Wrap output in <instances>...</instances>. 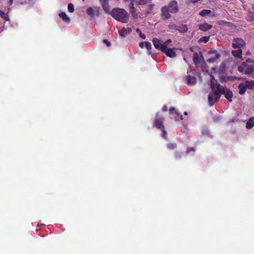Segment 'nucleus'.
<instances>
[{
	"instance_id": "7",
	"label": "nucleus",
	"mask_w": 254,
	"mask_h": 254,
	"mask_svg": "<svg viewBox=\"0 0 254 254\" xmlns=\"http://www.w3.org/2000/svg\"><path fill=\"white\" fill-rule=\"evenodd\" d=\"M166 6H168L169 10L171 13H176L178 11V3L175 0H171Z\"/></svg>"
},
{
	"instance_id": "37",
	"label": "nucleus",
	"mask_w": 254,
	"mask_h": 254,
	"mask_svg": "<svg viewBox=\"0 0 254 254\" xmlns=\"http://www.w3.org/2000/svg\"><path fill=\"white\" fill-rule=\"evenodd\" d=\"M194 151V148L193 147H191V148H188L187 151H186V153H189L190 151Z\"/></svg>"
},
{
	"instance_id": "13",
	"label": "nucleus",
	"mask_w": 254,
	"mask_h": 254,
	"mask_svg": "<svg viewBox=\"0 0 254 254\" xmlns=\"http://www.w3.org/2000/svg\"><path fill=\"white\" fill-rule=\"evenodd\" d=\"M209 55H213V56L210 57L207 62L209 63H214L216 60L218 59L220 55L219 54L217 53L215 51H211L208 52Z\"/></svg>"
},
{
	"instance_id": "15",
	"label": "nucleus",
	"mask_w": 254,
	"mask_h": 254,
	"mask_svg": "<svg viewBox=\"0 0 254 254\" xmlns=\"http://www.w3.org/2000/svg\"><path fill=\"white\" fill-rule=\"evenodd\" d=\"M131 32V29L129 27L123 28L119 31V35L121 37H125Z\"/></svg>"
},
{
	"instance_id": "26",
	"label": "nucleus",
	"mask_w": 254,
	"mask_h": 254,
	"mask_svg": "<svg viewBox=\"0 0 254 254\" xmlns=\"http://www.w3.org/2000/svg\"><path fill=\"white\" fill-rule=\"evenodd\" d=\"M151 1V0H138L136 2L140 5H144L150 2Z\"/></svg>"
},
{
	"instance_id": "14",
	"label": "nucleus",
	"mask_w": 254,
	"mask_h": 254,
	"mask_svg": "<svg viewBox=\"0 0 254 254\" xmlns=\"http://www.w3.org/2000/svg\"><path fill=\"white\" fill-rule=\"evenodd\" d=\"M101 5L106 13H110V9L108 1L106 0H99Z\"/></svg>"
},
{
	"instance_id": "8",
	"label": "nucleus",
	"mask_w": 254,
	"mask_h": 254,
	"mask_svg": "<svg viewBox=\"0 0 254 254\" xmlns=\"http://www.w3.org/2000/svg\"><path fill=\"white\" fill-rule=\"evenodd\" d=\"M164 120V119L160 116L159 114H157L156 115L155 121V126L158 128H161L164 127L163 122Z\"/></svg>"
},
{
	"instance_id": "22",
	"label": "nucleus",
	"mask_w": 254,
	"mask_h": 254,
	"mask_svg": "<svg viewBox=\"0 0 254 254\" xmlns=\"http://www.w3.org/2000/svg\"><path fill=\"white\" fill-rule=\"evenodd\" d=\"M199 58L198 54L196 52L194 53L192 57V60L195 64H197L199 63Z\"/></svg>"
},
{
	"instance_id": "35",
	"label": "nucleus",
	"mask_w": 254,
	"mask_h": 254,
	"mask_svg": "<svg viewBox=\"0 0 254 254\" xmlns=\"http://www.w3.org/2000/svg\"><path fill=\"white\" fill-rule=\"evenodd\" d=\"M162 136L164 138H167V132L165 130H162Z\"/></svg>"
},
{
	"instance_id": "5",
	"label": "nucleus",
	"mask_w": 254,
	"mask_h": 254,
	"mask_svg": "<svg viewBox=\"0 0 254 254\" xmlns=\"http://www.w3.org/2000/svg\"><path fill=\"white\" fill-rule=\"evenodd\" d=\"M246 44L245 42L242 38H234L232 42V47L233 48L240 49L244 47Z\"/></svg>"
},
{
	"instance_id": "47",
	"label": "nucleus",
	"mask_w": 254,
	"mask_h": 254,
	"mask_svg": "<svg viewBox=\"0 0 254 254\" xmlns=\"http://www.w3.org/2000/svg\"><path fill=\"white\" fill-rule=\"evenodd\" d=\"M184 114L185 115H188V113H187V112H185L184 113Z\"/></svg>"
},
{
	"instance_id": "11",
	"label": "nucleus",
	"mask_w": 254,
	"mask_h": 254,
	"mask_svg": "<svg viewBox=\"0 0 254 254\" xmlns=\"http://www.w3.org/2000/svg\"><path fill=\"white\" fill-rule=\"evenodd\" d=\"M169 7L167 6H163L161 9V16L163 19H167L171 17Z\"/></svg>"
},
{
	"instance_id": "1",
	"label": "nucleus",
	"mask_w": 254,
	"mask_h": 254,
	"mask_svg": "<svg viewBox=\"0 0 254 254\" xmlns=\"http://www.w3.org/2000/svg\"><path fill=\"white\" fill-rule=\"evenodd\" d=\"M216 84H218V83L213 76L211 75L210 87L212 92L209 94L208 96V103L210 106H212L220 97V93L216 89Z\"/></svg>"
},
{
	"instance_id": "46",
	"label": "nucleus",
	"mask_w": 254,
	"mask_h": 254,
	"mask_svg": "<svg viewBox=\"0 0 254 254\" xmlns=\"http://www.w3.org/2000/svg\"><path fill=\"white\" fill-rule=\"evenodd\" d=\"M250 54H251V53L249 51L247 52V53H246L247 56L250 55Z\"/></svg>"
},
{
	"instance_id": "29",
	"label": "nucleus",
	"mask_w": 254,
	"mask_h": 254,
	"mask_svg": "<svg viewBox=\"0 0 254 254\" xmlns=\"http://www.w3.org/2000/svg\"><path fill=\"white\" fill-rule=\"evenodd\" d=\"M208 40H209V37L204 36V37H201L198 40V42H203L204 43H206V42H208Z\"/></svg>"
},
{
	"instance_id": "27",
	"label": "nucleus",
	"mask_w": 254,
	"mask_h": 254,
	"mask_svg": "<svg viewBox=\"0 0 254 254\" xmlns=\"http://www.w3.org/2000/svg\"><path fill=\"white\" fill-rule=\"evenodd\" d=\"M67 9L69 12L72 13L74 12V7L73 4L71 3H69L67 6Z\"/></svg>"
},
{
	"instance_id": "2",
	"label": "nucleus",
	"mask_w": 254,
	"mask_h": 254,
	"mask_svg": "<svg viewBox=\"0 0 254 254\" xmlns=\"http://www.w3.org/2000/svg\"><path fill=\"white\" fill-rule=\"evenodd\" d=\"M111 15L116 20L122 23H127L129 20V15L125 9L116 8L111 11Z\"/></svg>"
},
{
	"instance_id": "10",
	"label": "nucleus",
	"mask_w": 254,
	"mask_h": 254,
	"mask_svg": "<svg viewBox=\"0 0 254 254\" xmlns=\"http://www.w3.org/2000/svg\"><path fill=\"white\" fill-rule=\"evenodd\" d=\"M154 47L158 50H160L161 52L163 51V47L164 46L163 41L157 38H154L152 40Z\"/></svg>"
},
{
	"instance_id": "45",
	"label": "nucleus",
	"mask_w": 254,
	"mask_h": 254,
	"mask_svg": "<svg viewBox=\"0 0 254 254\" xmlns=\"http://www.w3.org/2000/svg\"><path fill=\"white\" fill-rule=\"evenodd\" d=\"M190 50L191 52H193V48L191 47L190 48Z\"/></svg>"
},
{
	"instance_id": "41",
	"label": "nucleus",
	"mask_w": 254,
	"mask_h": 254,
	"mask_svg": "<svg viewBox=\"0 0 254 254\" xmlns=\"http://www.w3.org/2000/svg\"><path fill=\"white\" fill-rule=\"evenodd\" d=\"M125 0L126 1L129 2H130V3H133V2L135 0Z\"/></svg>"
},
{
	"instance_id": "17",
	"label": "nucleus",
	"mask_w": 254,
	"mask_h": 254,
	"mask_svg": "<svg viewBox=\"0 0 254 254\" xmlns=\"http://www.w3.org/2000/svg\"><path fill=\"white\" fill-rule=\"evenodd\" d=\"M59 15L64 22L67 23H69L70 21V18L64 12L60 13Z\"/></svg>"
},
{
	"instance_id": "25",
	"label": "nucleus",
	"mask_w": 254,
	"mask_h": 254,
	"mask_svg": "<svg viewBox=\"0 0 254 254\" xmlns=\"http://www.w3.org/2000/svg\"><path fill=\"white\" fill-rule=\"evenodd\" d=\"M0 16L1 18H3L6 21H8L9 19V17H8V14H5V13L2 12V11H0Z\"/></svg>"
},
{
	"instance_id": "19",
	"label": "nucleus",
	"mask_w": 254,
	"mask_h": 254,
	"mask_svg": "<svg viewBox=\"0 0 254 254\" xmlns=\"http://www.w3.org/2000/svg\"><path fill=\"white\" fill-rule=\"evenodd\" d=\"M187 83L188 85H192L195 83V78L193 76L188 75L187 76Z\"/></svg>"
},
{
	"instance_id": "49",
	"label": "nucleus",
	"mask_w": 254,
	"mask_h": 254,
	"mask_svg": "<svg viewBox=\"0 0 254 254\" xmlns=\"http://www.w3.org/2000/svg\"><path fill=\"white\" fill-rule=\"evenodd\" d=\"M107 1H108V0H106Z\"/></svg>"
},
{
	"instance_id": "6",
	"label": "nucleus",
	"mask_w": 254,
	"mask_h": 254,
	"mask_svg": "<svg viewBox=\"0 0 254 254\" xmlns=\"http://www.w3.org/2000/svg\"><path fill=\"white\" fill-rule=\"evenodd\" d=\"M254 81H247L245 82L240 83L238 86L239 89V93L240 94H244L246 91L247 88H248L247 87H250V84H254Z\"/></svg>"
},
{
	"instance_id": "12",
	"label": "nucleus",
	"mask_w": 254,
	"mask_h": 254,
	"mask_svg": "<svg viewBox=\"0 0 254 254\" xmlns=\"http://www.w3.org/2000/svg\"><path fill=\"white\" fill-rule=\"evenodd\" d=\"M176 50H177L176 48L169 49L166 48H165V51H162V52L165 53L168 57L173 58L176 57Z\"/></svg>"
},
{
	"instance_id": "42",
	"label": "nucleus",
	"mask_w": 254,
	"mask_h": 254,
	"mask_svg": "<svg viewBox=\"0 0 254 254\" xmlns=\"http://www.w3.org/2000/svg\"><path fill=\"white\" fill-rule=\"evenodd\" d=\"M13 0H9L8 5L10 6L12 4Z\"/></svg>"
},
{
	"instance_id": "34",
	"label": "nucleus",
	"mask_w": 254,
	"mask_h": 254,
	"mask_svg": "<svg viewBox=\"0 0 254 254\" xmlns=\"http://www.w3.org/2000/svg\"><path fill=\"white\" fill-rule=\"evenodd\" d=\"M175 114H176V116L175 117V119L176 120H178L179 118H180L181 120H183V119L182 116V115H180L178 112H176Z\"/></svg>"
},
{
	"instance_id": "32",
	"label": "nucleus",
	"mask_w": 254,
	"mask_h": 254,
	"mask_svg": "<svg viewBox=\"0 0 254 254\" xmlns=\"http://www.w3.org/2000/svg\"><path fill=\"white\" fill-rule=\"evenodd\" d=\"M254 19V13L252 12H249L248 13V20L252 21Z\"/></svg>"
},
{
	"instance_id": "36",
	"label": "nucleus",
	"mask_w": 254,
	"mask_h": 254,
	"mask_svg": "<svg viewBox=\"0 0 254 254\" xmlns=\"http://www.w3.org/2000/svg\"><path fill=\"white\" fill-rule=\"evenodd\" d=\"M103 42L105 44H106L108 47H109L111 45L110 42L107 40H106V39H104L103 40Z\"/></svg>"
},
{
	"instance_id": "16",
	"label": "nucleus",
	"mask_w": 254,
	"mask_h": 254,
	"mask_svg": "<svg viewBox=\"0 0 254 254\" xmlns=\"http://www.w3.org/2000/svg\"><path fill=\"white\" fill-rule=\"evenodd\" d=\"M211 25L208 24L207 23L201 24L198 25L199 29L203 31H207L212 28Z\"/></svg>"
},
{
	"instance_id": "33",
	"label": "nucleus",
	"mask_w": 254,
	"mask_h": 254,
	"mask_svg": "<svg viewBox=\"0 0 254 254\" xmlns=\"http://www.w3.org/2000/svg\"><path fill=\"white\" fill-rule=\"evenodd\" d=\"M167 146L169 149H174L176 148L177 145L175 143H169Z\"/></svg>"
},
{
	"instance_id": "24",
	"label": "nucleus",
	"mask_w": 254,
	"mask_h": 254,
	"mask_svg": "<svg viewBox=\"0 0 254 254\" xmlns=\"http://www.w3.org/2000/svg\"><path fill=\"white\" fill-rule=\"evenodd\" d=\"M178 30L181 33H185L188 31V28L186 25H182Z\"/></svg>"
},
{
	"instance_id": "43",
	"label": "nucleus",
	"mask_w": 254,
	"mask_h": 254,
	"mask_svg": "<svg viewBox=\"0 0 254 254\" xmlns=\"http://www.w3.org/2000/svg\"><path fill=\"white\" fill-rule=\"evenodd\" d=\"M247 61L249 63H253L254 62L253 60L251 59H248Z\"/></svg>"
},
{
	"instance_id": "4",
	"label": "nucleus",
	"mask_w": 254,
	"mask_h": 254,
	"mask_svg": "<svg viewBox=\"0 0 254 254\" xmlns=\"http://www.w3.org/2000/svg\"><path fill=\"white\" fill-rule=\"evenodd\" d=\"M238 70L241 72H244L246 74H249L253 72L254 67L253 65L248 64L247 63L243 62L238 67Z\"/></svg>"
},
{
	"instance_id": "3",
	"label": "nucleus",
	"mask_w": 254,
	"mask_h": 254,
	"mask_svg": "<svg viewBox=\"0 0 254 254\" xmlns=\"http://www.w3.org/2000/svg\"><path fill=\"white\" fill-rule=\"evenodd\" d=\"M216 89L219 92L220 94H224L226 99L228 100L229 102L232 101V97L233 96L232 92L228 89L220 85V84H216Z\"/></svg>"
},
{
	"instance_id": "21",
	"label": "nucleus",
	"mask_w": 254,
	"mask_h": 254,
	"mask_svg": "<svg viewBox=\"0 0 254 254\" xmlns=\"http://www.w3.org/2000/svg\"><path fill=\"white\" fill-rule=\"evenodd\" d=\"M254 126V117L251 118L247 122L246 127L248 129L251 128Z\"/></svg>"
},
{
	"instance_id": "9",
	"label": "nucleus",
	"mask_w": 254,
	"mask_h": 254,
	"mask_svg": "<svg viewBox=\"0 0 254 254\" xmlns=\"http://www.w3.org/2000/svg\"><path fill=\"white\" fill-rule=\"evenodd\" d=\"M99 8L98 7H89L87 9V13L91 17L94 16H99Z\"/></svg>"
},
{
	"instance_id": "23",
	"label": "nucleus",
	"mask_w": 254,
	"mask_h": 254,
	"mask_svg": "<svg viewBox=\"0 0 254 254\" xmlns=\"http://www.w3.org/2000/svg\"><path fill=\"white\" fill-rule=\"evenodd\" d=\"M211 13V10L209 9H203L200 11L199 14L201 16H205L208 15Z\"/></svg>"
},
{
	"instance_id": "28",
	"label": "nucleus",
	"mask_w": 254,
	"mask_h": 254,
	"mask_svg": "<svg viewBox=\"0 0 254 254\" xmlns=\"http://www.w3.org/2000/svg\"><path fill=\"white\" fill-rule=\"evenodd\" d=\"M145 47L148 50V54H150V50L152 48V46L150 43L149 42H145Z\"/></svg>"
},
{
	"instance_id": "18",
	"label": "nucleus",
	"mask_w": 254,
	"mask_h": 254,
	"mask_svg": "<svg viewBox=\"0 0 254 254\" xmlns=\"http://www.w3.org/2000/svg\"><path fill=\"white\" fill-rule=\"evenodd\" d=\"M129 11L134 18H137L138 17L137 14L136 13V9L133 6V3H131L129 4Z\"/></svg>"
},
{
	"instance_id": "44",
	"label": "nucleus",
	"mask_w": 254,
	"mask_h": 254,
	"mask_svg": "<svg viewBox=\"0 0 254 254\" xmlns=\"http://www.w3.org/2000/svg\"><path fill=\"white\" fill-rule=\"evenodd\" d=\"M173 111H175V108H174V107L171 108H170V112H173Z\"/></svg>"
},
{
	"instance_id": "31",
	"label": "nucleus",
	"mask_w": 254,
	"mask_h": 254,
	"mask_svg": "<svg viewBox=\"0 0 254 254\" xmlns=\"http://www.w3.org/2000/svg\"><path fill=\"white\" fill-rule=\"evenodd\" d=\"M171 42V40L168 39L166 40L165 42H163L164 46L163 47V50L165 51V48H167L168 44Z\"/></svg>"
},
{
	"instance_id": "38",
	"label": "nucleus",
	"mask_w": 254,
	"mask_h": 254,
	"mask_svg": "<svg viewBox=\"0 0 254 254\" xmlns=\"http://www.w3.org/2000/svg\"><path fill=\"white\" fill-rule=\"evenodd\" d=\"M145 42H140L139 43V46L141 48H143L144 47H145Z\"/></svg>"
},
{
	"instance_id": "20",
	"label": "nucleus",
	"mask_w": 254,
	"mask_h": 254,
	"mask_svg": "<svg viewBox=\"0 0 254 254\" xmlns=\"http://www.w3.org/2000/svg\"><path fill=\"white\" fill-rule=\"evenodd\" d=\"M232 54L235 57L240 58L242 57V51L241 49L233 50L232 51Z\"/></svg>"
},
{
	"instance_id": "40",
	"label": "nucleus",
	"mask_w": 254,
	"mask_h": 254,
	"mask_svg": "<svg viewBox=\"0 0 254 254\" xmlns=\"http://www.w3.org/2000/svg\"><path fill=\"white\" fill-rule=\"evenodd\" d=\"M250 87H247L248 88H250V89H252L254 87V84H250Z\"/></svg>"
},
{
	"instance_id": "48",
	"label": "nucleus",
	"mask_w": 254,
	"mask_h": 254,
	"mask_svg": "<svg viewBox=\"0 0 254 254\" xmlns=\"http://www.w3.org/2000/svg\"><path fill=\"white\" fill-rule=\"evenodd\" d=\"M184 60L186 62H187V61L185 57H184Z\"/></svg>"
},
{
	"instance_id": "39",
	"label": "nucleus",
	"mask_w": 254,
	"mask_h": 254,
	"mask_svg": "<svg viewBox=\"0 0 254 254\" xmlns=\"http://www.w3.org/2000/svg\"><path fill=\"white\" fill-rule=\"evenodd\" d=\"M162 111H163V112H166V111H167V106H164L162 108Z\"/></svg>"
},
{
	"instance_id": "30",
	"label": "nucleus",
	"mask_w": 254,
	"mask_h": 254,
	"mask_svg": "<svg viewBox=\"0 0 254 254\" xmlns=\"http://www.w3.org/2000/svg\"><path fill=\"white\" fill-rule=\"evenodd\" d=\"M136 31L137 32V33H138L139 35V36L143 39H145L146 38V36L145 35V34H142L141 32V31L140 30V29L139 28H137L136 29Z\"/></svg>"
}]
</instances>
